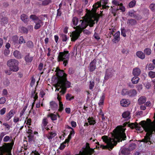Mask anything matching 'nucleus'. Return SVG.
Instances as JSON below:
<instances>
[{
	"label": "nucleus",
	"instance_id": "nucleus-53",
	"mask_svg": "<svg viewBox=\"0 0 155 155\" xmlns=\"http://www.w3.org/2000/svg\"><path fill=\"white\" fill-rule=\"evenodd\" d=\"M75 72V70L72 67L69 68L68 69V73L69 74H72Z\"/></svg>",
	"mask_w": 155,
	"mask_h": 155
},
{
	"label": "nucleus",
	"instance_id": "nucleus-27",
	"mask_svg": "<svg viewBox=\"0 0 155 155\" xmlns=\"http://www.w3.org/2000/svg\"><path fill=\"white\" fill-rule=\"evenodd\" d=\"M136 54L138 58L142 59H144L145 57V54L141 51H137L136 53Z\"/></svg>",
	"mask_w": 155,
	"mask_h": 155
},
{
	"label": "nucleus",
	"instance_id": "nucleus-49",
	"mask_svg": "<svg viewBox=\"0 0 155 155\" xmlns=\"http://www.w3.org/2000/svg\"><path fill=\"white\" fill-rule=\"evenodd\" d=\"M18 42L19 45H20L22 43H25V41L24 40V38L23 36H21L20 37L19 39L18 40Z\"/></svg>",
	"mask_w": 155,
	"mask_h": 155
},
{
	"label": "nucleus",
	"instance_id": "nucleus-25",
	"mask_svg": "<svg viewBox=\"0 0 155 155\" xmlns=\"http://www.w3.org/2000/svg\"><path fill=\"white\" fill-rule=\"evenodd\" d=\"M141 73V70L140 69L137 68H136L133 69V74L134 76H138Z\"/></svg>",
	"mask_w": 155,
	"mask_h": 155
},
{
	"label": "nucleus",
	"instance_id": "nucleus-52",
	"mask_svg": "<svg viewBox=\"0 0 155 155\" xmlns=\"http://www.w3.org/2000/svg\"><path fill=\"white\" fill-rule=\"evenodd\" d=\"M119 7H118V9L121 10L123 12H124L125 10V7L123 6V4L120 3L119 4Z\"/></svg>",
	"mask_w": 155,
	"mask_h": 155
},
{
	"label": "nucleus",
	"instance_id": "nucleus-31",
	"mask_svg": "<svg viewBox=\"0 0 155 155\" xmlns=\"http://www.w3.org/2000/svg\"><path fill=\"white\" fill-rule=\"evenodd\" d=\"M111 72L109 70L107 69L106 71L104 79L106 80H108L111 77Z\"/></svg>",
	"mask_w": 155,
	"mask_h": 155
},
{
	"label": "nucleus",
	"instance_id": "nucleus-54",
	"mask_svg": "<svg viewBox=\"0 0 155 155\" xmlns=\"http://www.w3.org/2000/svg\"><path fill=\"white\" fill-rule=\"evenodd\" d=\"M51 2V0H45L42 2V5L45 6L48 5Z\"/></svg>",
	"mask_w": 155,
	"mask_h": 155
},
{
	"label": "nucleus",
	"instance_id": "nucleus-9",
	"mask_svg": "<svg viewBox=\"0 0 155 155\" xmlns=\"http://www.w3.org/2000/svg\"><path fill=\"white\" fill-rule=\"evenodd\" d=\"M108 0H100L94 5L93 7L97 9L102 6L103 9H108L110 7L109 6L106 5L108 3Z\"/></svg>",
	"mask_w": 155,
	"mask_h": 155
},
{
	"label": "nucleus",
	"instance_id": "nucleus-60",
	"mask_svg": "<svg viewBox=\"0 0 155 155\" xmlns=\"http://www.w3.org/2000/svg\"><path fill=\"white\" fill-rule=\"evenodd\" d=\"M6 111V108L4 107L0 110V114L1 115H4Z\"/></svg>",
	"mask_w": 155,
	"mask_h": 155
},
{
	"label": "nucleus",
	"instance_id": "nucleus-40",
	"mask_svg": "<svg viewBox=\"0 0 155 155\" xmlns=\"http://www.w3.org/2000/svg\"><path fill=\"white\" fill-rule=\"evenodd\" d=\"M129 90L126 89H123L121 91V94L122 95H128L129 94Z\"/></svg>",
	"mask_w": 155,
	"mask_h": 155
},
{
	"label": "nucleus",
	"instance_id": "nucleus-22",
	"mask_svg": "<svg viewBox=\"0 0 155 155\" xmlns=\"http://www.w3.org/2000/svg\"><path fill=\"white\" fill-rule=\"evenodd\" d=\"M120 32L119 31H117L114 35H113L114 36V38L113 40V41L115 43L118 41L120 39Z\"/></svg>",
	"mask_w": 155,
	"mask_h": 155
},
{
	"label": "nucleus",
	"instance_id": "nucleus-14",
	"mask_svg": "<svg viewBox=\"0 0 155 155\" xmlns=\"http://www.w3.org/2000/svg\"><path fill=\"white\" fill-rule=\"evenodd\" d=\"M93 18L94 19L91 18L89 20H88V25H89L91 27L93 26L95 23V21L96 23L98 21L99 18V16L98 15H95L93 17Z\"/></svg>",
	"mask_w": 155,
	"mask_h": 155
},
{
	"label": "nucleus",
	"instance_id": "nucleus-3",
	"mask_svg": "<svg viewBox=\"0 0 155 155\" xmlns=\"http://www.w3.org/2000/svg\"><path fill=\"white\" fill-rule=\"evenodd\" d=\"M47 15L46 14L41 15L39 16V18L35 15H31L30 16L29 18L33 21L35 23L34 26L35 29L37 30L39 29L43 25V17H46Z\"/></svg>",
	"mask_w": 155,
	"mask_h": 155
},
{
	"label": "nucleus",
	"instance_id": "nucleus-6",
	"mask_svg": "<svg viewBox=\"0 0 155 155\" xmlns=\"http://www.w3.org/2000/svg\"><path fill=\"white\" fill-rule=\"evenodd\" d=\"M19 61L14 59L9 60L7 62V64L10 71L13 72H17L19 70Z\"/></svg>",
	"mask_w": 155,
	"mask_h": 155
},
{
	"label": "nucleus",
	"instance_id": "nucleus-12",
	"mask_svg": "<svg viewBox=\"0 0 155 155\" xmlns=\"http://www.w3.org/2000/svg\"><path fill=\"white\" fill-rule=\"evenodd\" d=\"M82 32L81 30H79L77 29L76 31L72 32L70 35V37L71 38V41H76L80 36Z\"/></svg>",
	"mask_w": 155,
	"mask_h": 155
},
{
	"label": "nucleus",
	"instance_id": "nucleus-24",
	"mask_svg": "<svg viewBox=\"0 0 155 155\" xmlns=\"http://www.w3.org/2000/svg\"><path fill=\"white\" fill-rule=\"evenodd\" d=\"M21 20L25 23H27L28 21V17L26 15L23 14L21 15L20 17Z\"/></svg>",
	"mask_w": 155,
	"mask_h": 155
},
{
	"label": "nucleus",
	"instance_id": "nucleus-41",
	"mask_svg": "<svg viewBox=\"0 0 155 155\" xmlns=\"http://www.w3.org/2000/svg\"><path fill=\"white\" fill-rule=\"evenodd\" d=\"M74 96H72L71 94H67L66 96V99L67 100L71 101L74 99Z\"/></svg>",
	"mask_w": 155,
	"mask_h": 155
},
{
	"label": "nucleus",
	"instance_id": "nucleus-58",
	"mask_svg": "<svg viewBox=\"0 0 155 155\" xmlns=\"http://www.w3.org/2000/svg\"><path fill=\"white\" fill-rule=\"evenodd\" d=\"M66 143H65L64 141L62 143H61L60 146V147L59 148V149L61 150H62L64 149L66 146L64 144H66Z\"/></svg>",
	"mask_w": 155,
	"mask_h": 155
},
{
	"label": "nucleus",
	"instance_id": "nucleus-33",
	"mask_svg": "<svg viewBox=\"0 0 155 155\" xmlns=\"http://www.w3.org/2000/svg\"><path fill=\"white\" fill-rule=\"evenodd\" d=\"M48 117H50L52 121L57 120V115L53 113H50L47 115Z\"/></svg>",
	"mask_w": 155,
	"mask_h": 155
},
{
	"label": "nucleus",
	"instance_id": "nucleus-29",
	"mask_svg": "<svg viewBox=\"0 0 155 155\" xmlns=\"http://www.w3.org/2000/svg\"><path fill=\"white\" fill-rule=\"evenodd\" d=\"M137 94V91L134 89H133L129 91L128 96L130 97H134Z\"/></svg>",
	"mask_w": 155,
	"mask_h": 155
},
{
	"label": "nucleus",
	"instance_id": "nucleus-11",
	"mask_svg": "<svg viewBox=\"0 0 155 155\" xmlns=\"http://www.w3.org/2000/svg\"><path fill=\"white\" fill-rule=\"evenodd\" d=\"M141 121L139 124H138L137 123H132L130 124H128L129 126L132 129H135L137 130H138L139 131H141L142 130V127L144 130L146 132V130L145 129V128L143 127L142 125Z\"/></svg>",
	"mask_w": 155,
	"mask_h": 155
},
{
	"label": "nucleus",
	"instance_id": "nucleus-34",
	"mask_svg": "<svg viewBox=\"0 0 155 155\" xmlns=\"http://www.w3.org/2000/svg\"><path fill=\"white\" fill-rule=\"evenodd\" d=\"M87 120H88V122L89 123L90 125H94L96 123L95 120H94V118L92 117H89Z\"/></svg>",
	"mask_w": 155,
	"mask_h": 155
},
{
	"label": "nucleus",
	"instance_id": "nucleus-21",
	"mask_svg": "<svg viewBox=\"0 0 155 155\" xmlns=\"http://www.w3.org/2000/svg\"><path fill=\"white\" fill-rule=\"evenodd\" d=\"M33 57L31 56L29 53L25 57V60L26 63H31L33 59Z\"/></svg>",
	"mask_w": 155,
	"mask_h": 155
},
{
	"label": "nucleus",
	"instance_id": "nucleus-47",
	"mask_svg": "<svg viewBox=\"0 0 155 155\" xmlns=\"http://www.w3.org/2000/svg\"><path fill=\"white\" fill-rule=\"evenodd\" d=\"M148 76L151 78H153L155 77V72L150 71L148 72Z\"/></svg>",
	"mask_w": 155,
	"mask_h": 155
},
{
	"label": "nucleus",
	"instance_id": "nucleus-5",
	"mask_svg": "<svg viewBox=\"0 0 155 155\" xmlns=\"http://www.w3.org/2000/svg\"><path fill=\"white\" fill-rule=\"evenodd\" d=\"M70 54L68 51H64L60 52L57 58V61L60 62L63 61V64L66 66L68 63L69 59Z\"/></svg>",
	"mask_w": 155,
	"mask_h": 155
},
{
	"label": "nucleus",
	"instance_id": "nucleus-55",
	"mask_svg": "<svg viewBox=\"0 0 155 155\" xmlns=\"http://www.w3.org/2000/svg\"><path fill=\"white\" fill-rule=\"evenodd\" d=\"M94 85V83L93 81H90L89 86V88L90 90H92Z\"/></svg>",
	"mask_w": 155,
	"mask_h": 155
},
{
	"label": "nucleus",
	"instance_id": "nucleus-45",
	"mask_svg": "<svg viewBox=\"0 0 155 155\" xmlns=\"http://www.w3.org/2000/svg\"><path fill=\"white\" fill-rule=\"evenodd\" d=\"M72 21L74 25V26H76L77 25L78 21V18L76 17H74L73 18Z\"/></svg>",
	"mask_w": 155,
	"mask_h": 155
},
{
	"label": "nucleus",
	"instance_id": "nucleus-63",
	"mask_svg": "<svg viewBox=\"0 0 155 155\" xmlns=\"http://www.w3.org/2000/svg\"><path fill=\"white\" fill-rule=\"evenodd\" d=\"M2 21L3 23L4 24H7L8 22V18H4L2 19Z\"/></svg>",
	"mask_w": 155,
	"mask_h": 155
},
{
	"label": "nucleus",
	"instance_id": "nucleus-56",
	"mask_svg": "<svg viewBox=\"0 0 155 155\" xmlns=\"http://www.w3.org/2000/svg\"><path fill=\"white\" fill-rule=\"evenodd\" d=\"M121 35L124 37H125L126 36V30L124 28H121Z\"/></svg>",
	"mask_w": 155,
	"mask_h": 155
},
{
	"label": "nucleus",
	"instance_id": "nucleus-18",
	"mask_svg": "<svg viewBox=\"0 0 155 155\" xmlns=\"http://www.w3.org/2000/svg\"><path fill=\"white\" fill-rule=\"evenodd\" d=\"M75 132L74 131V129H72V130L70 131V134L68 136L67 139H66L65 140V143H69L70 140L72 138V136H74L75 134Z\"/></svg>",
	"mask_w": 155,
	"mask_h": 155
},
{
	"label": "nucleus",
	"instance_id": "nucleus-36",
	"mask_svg": "<svg viewBox=\"0 0 155 155\" xmlns=\"http://www.w3.org/2000/svg\"><path fill=\"white\" fill-rule=\"evenodd\" d=\"M140 80L139 78L137 76H134L131 79V81L133 84H137Z\"/></svg>",
	"mask_w": 155,
	"mask_h": 155
},
{
	"label": "nucleus",
	"instance_id": "nucleus-43",
	"mask_svg": "<svg viewBox=\"0 0 155 155\" xmlns=\"http://www.w3.org/2000/svg\"><path fill=\"white\" fill-rule=\"evenodd\" d=\"M136 2L135 0H133L130 2L129 4V6L130 8H133L135 6Z\"/></svg>",
	"mask_w": 155,
	"mask_h": 155
},
{
	"label": "nucleus",
	"instance_id": "nucleus-1",
	"mask_svg": "<svg viewBox=\"0 0 155 155\" xmlns=\"http://www.w3.org/2000/svg\"><path fill=\"white\" fill-rule=\"evenodd\" d=\"M126 136L125 133V129L117 127L113 131L112 138H108L107 136L104 135L102 137V139L104 142H107L108 148L112 149L114 146H116L118 142H121L126 140Z\"/></svg>",
	"mask_w": 155,
	"mask_h": 155
},
{
	"label": "nucleus",
	"instance_id": "nucleus-28",
	"mask_svg": "<svg viewBox=\"0 0 155 155\" xmlns=\"http://www.w3.org/2000/svg\"><path fill=\"white\" fill-rule=\"evenodd\" d=\"M121 152L123 155H128L130 153V151L128 148H123L121 150Z\"/></svg>",
	"mask_w": 155,
	"mask_h": 155
},
{
	"label": "nucleus",
	"instance_id": "nucleus-35",
	"mask_svg": "<svg viewBox=\"0 0 155 155\" xmlns=\"http://www.w3.org/2000/svg\"><path fill=\"white\" fill-rule=\"evenodd\" d=\"M34 135L33 134H29L28 136V142L30 143H32L34 141Z\"/></svg>",
	"mask_w": 155,
	"mask_h": 155
},
{
	"label": "nucleus",
	"instance_id": "nucleus-26",
	"mask_svg": "<svg viewBox=\"0 0 155 155\" xmlns=\"http://www.w3.org/2000/svg\"><path fill=\"white\" fill-rule=\"evenodd\" d=\"M13 55L16 58L21 59L22 58V54L21 52L17 50L15 51L13 53Z\"/></svg>",
	"mask_w": 155,
	"mask_h": 155
},
{
	"label": "nucleus",
	"instance_id": "nucleus-50",
	"mask_svg": "<svg viewBox=\"0 0 155 155\" xmlns=\"http://www.w3.org/2000/svg\"><path fill=\"white\" fill-rule=\"evenodd\" d=\"M149 8L153 12H155V3L151 4L149 5Z\"/></svg>",
	"mask_w": 155,
	"mask_h": 155
},
{
	"label": "nucleus",
	"instance_id": "nucleus-15",
	"mask_svg": "<svg viewBox=\"0 0 155 155\" xmlns=\"http://www.w3.org/2000/svg\"><path fill=\"white\" fill-rule=\"evenodd\" d=\"M80 21H82L81 25H79L76 27L77 28V29L79 30H81L82 31L84 29L86 28L88 26V20H81Z\"/></svg>",
	"mask_w": 155,
	"mask_h": 155
},
{
	"label": "nucleus",
	"instance_id": "nucleus-39",
	"mask_svg": "<svg viewBox=\"0 0 155 155\" xmlns=\"http://www.w3.org/2000/svg\"><path fill=\"white\" fill-rule=\"evenodd\" d=\"M130 114V112L129 111H126L123 112L122 114V117L124 118H126L128 117Z\"/></svg>",
	"mask_w": 155,
	"mask_h": 155
},
{
	"label": "nucleus",
	"instance_id": "nucleus-38",
	"mask_svg": "<svg viewBox=\"0 0 155 155\" xmlns=\"http://www.w3.org/2000/svg\"><path fill=\"white\" fill-rule=\"evenodd\" d=\"M151 52V49L149 48H146L144 50V54L147 55H150Z\"/></svg>",
	"mask_w": 155,
	"mask_h": 155
},
{
	"label": "nucleus",
	"instance_id": "nucleus-48",
	"mask_svg": "<svg viewBox=\"0 0 155 155\" xmlns=\"http://www.w3.org/2000/svg\"><path fill=\"white\" fill-rule=\"evenodd\" d=\"M12 137H10L8 136H6L4 137L3 138V141L4 142H8L9 141L10 142V140L12 139Z\"/></svg>",
	"mask_w": 155,
	"mask_h": 155
},
{
	"label": "nucleus",
	"instance_id": "nucleus-16",
	"mask_svg": "<svg viewBox=\"0 0 155 155\" xmlns=\"http://www.w3.org/2000/svg\"><path fill=\"white\" fill-rule=\"evenodd\" d=\"M97 60L96 59H94L89 64V70L91 72H92L94 71L96 68Z\"/></svg>",
	"mask_w": 155,
	"mask_h": 155
},
{
	"label": "nucleus",
	"instance_id": "nucleus-19",
	"mask_svg": "<svg viewBox=\"0 0 155 155\" xmlns=\"http://www.w3.org/2000/svg\"><path fill=\"white\" fill-rule=\"evenodd\" d=\"M120 103L122 106L127 107L128 106L130 103L129 100L124 99L121 100Z\"/></svg>",
	"mask_w": 155,
	"mask_h": 155
},
{
	"label": "nucleus",
	"instance_id": "nucleus-4",
	"mask_svg": "<svg viewBox=\"0 0 155 155\" xmlns=\"http://www.w3.org/2000/svg\"><path fill=\"white\" fill-rule=\"evenodd\" d=\"M10 143H5L2 146L0 147V154L5 153H10L14 144V140L12 139L10 140Z\"/></svg>",
	"mask_w": 155,
	"mask_h": 155
},
{
	"label": "nucleus",
	"instance_id": "nucleus-7",
	"mask_svg": "<svg viewBox=\"0 0 155 155\" xmlns=\"http://www.w3.org/2000/svg\"><path fill=\"white\" fill-rule=\"evenodd\" d=\"M55 71L56 72V75L58 78V83L61 84L68 81L67 78V74L64 72L63 70L58 68L56 69Z\"/></svg>",
	"mask_w": 155,
	"mask_h": 155
},
{
	"label": "nucleus",
	"instance_id": "nucleus-30",
	"mask_svg": "<svg viewBox=\"0 0 155 155\" xmlns=\"http://www.w3.org/2000/svg\"><path fill=\"white\" fill-rule=\"evenodd\" d=\"M146 98L144 96H141L140 97L138 100V104H142L146 102Z\"/></svg>",
	"mask_w": 155,
	"mask_h": 155
},
{
	"label": "nucleus",
	"instance_id": "nucleus-20",
	"mask_svg": "<svg viewBox=\"0 0 155 155\" xmlns=\"http://www.w3.org/2000/svg\"><path fill=\"white\" fill-rule=\"evenodd\" d=\"M50 106L51 109L53 110H56L58 109V104L54 101L50 102Z\"/></svg>",
	"mask_w": 155,
	"mask_h": 155
},
{
	"label": "nucleus",
	"instance_id": "nucleus-37",
	"mask_svg": "<svg viewBox=\"0 0 155 155\" xmlns=\"http://www.w3.org/2000/svg\"><path fill=\"white\" fill-rule=\"evenodd\" d=\"M27 47L29 48H32L34 47V44L31 41H29L27 42Z\"/></svg>",
	"mask_w": 155,
	"mask_h": 155
},
{
	"label": "nucleus",
	"instance_id": "nucleus-10",
	"mask_svg": "<svg viewBox=\"0 0 155 155\" xmlns=\"http://www.w3.org/2000/svg\"><path fill=\"white\" fill-rule=\"evenodd\" d=\"M71 84V83L69 81H67L65 83H63L61 84L58 83V86L61 88L60 93L62 94H64L66 92L67 88L70 87Z\"/></svg>",
	"mask_w": 155,
	"mask_h": 155
},
{
	"label": "nucleus",
	"instance_id": "nucleus-42",
	"mask_svg": "<svg viewBox=\"0 0 155 155\" xmlns=\"http://www.w3.org/2000/svg\"><path fill=\"white\" fill-rule=\"evenodd\" d=\"M154 65L150 63L149 65H147V68L148 70L151 71L153 70L155 68Z\"/></svg>",
	"mask_w": 155,
	"mask_h": 155
},
{
	"label": "nucleus",
	"instance_id": "nucleus-13",
	"mask_svg": "<svg viewBox=\"0 0 155 155\" xmlns=\"http://www.w3.org/2000/svg\"><path fill=\"white\" fill-rule=\"evenodd\" d=\"M18 37L17 35H14L12 37L11 42L14 47L17 49H19L21 46L18 44Z\"/></svg>",
	"mask_w": 155,
	"mask_h": 155
},
{
	"label": "nucleus",
	"instance_id": "nucleus-61",
	"mask_svg": "<svg viewBox=\"0 0 155 155\" xmlns=\"http://www.w3.org/2000/svg\"><path fill=\"white\" fill-rule=\"evenodd\" d=\"M136 147V144L135 143H132L129 146V148L131 150H133L135 149Z\"/></svg>",
	"mask_w": 155,
	"mask_h": 155
},
{
	"label": "nucleus",
	"instance_id": "nucleus-59",
	"mask_svg": "<svg viewBox=\"0 0 155 155\" xmlns=\"http://www.w3.org/2000/svg\"><path fill=\"white\" fill-rule=\"evenodd\" d=\"M28 31H29L30 32H31L33 31V27L32 25H29L27 27Z\"/></svg>",
	"mask_w": 155,
	"mask_h": 155
},
{
	"label": "nucleus",
	"instance_id": "nucleus-23",
	"mask_svg": "<svg viewBox=\"0 0 155 155\" xmlns=\"http://www.w3.org/2000/svg\"><path fill=\"white\" fill-rule=\"evenodd\" d=\"M56 134L55 133L51 132L47 134L46 136L47 138L51 142L52 139L56 136Z\"/></svg>",
	"mask_w": 155,
	"mask_h": 155
},
{
	"label": "nucleus",
	"instance_id": "nucleus-62",
	"mask_svg": "<svg viewBox=\"0 0 155 155\" xmlns=\"http://www.w3.org/2000/svg\"><path fill=\"white\" fill-rule=\"evenodd\" d=\"M61 36L63 41H66L67 40L68 38L66 35L63 34Z\"/></svg>",
	"mask_w": 155,
	"mask_h": 155
},
{
	"label": "nucleus",
	"instance_id": "nucleus-51",
	"mask_svg": "<svg viewBox=\"0 0 155 155\" xmlns=\"http://www.w3.org/2000/svg\"><path fill=\"white\" fill-rule=\"evenodd\" d=\"M59 108L58 109V111L60 112H61L64 110L63 104L62 102H59Z\"/></svg>",
	"mask_w": 155,
	"mask_h": 155
},
{
	"label": "nucleus",
	"instance_id": "nucleus-8",
	"mask_svg": "<svg viewBox=\"0 0 155 155\" xmlns=\"http://www.w3.org/2000/svg\"><path fill=\"white\" fill-rule=\"evenodd\" d=\"M82 150V151H80L79 154L75 155H92L94 152V149L90 148V144L88 143H86V146L83 147Z\"/></svg>",
	"mask_w": 155,
	"mask_h": 155
},
{
	"label": "nucleus",
	"instance_id": "nucleus-2",
	"mask_svg": "<svg viewBox=\"0 0 155 155\" xmlns=\"http://www.w3.org/2000/svg\"><path fill=\"white\" fill-rule=\"evenodd\" d=\"M153 118L154 120L152 122L149 118H147L146 121L142 120L141 122L142 125L147 132L144 138L142 140L141 142L146 143H148L149 144L151 143L150 137H152V134L155 132V113Z\"/></svg>",
	"mask_w": 155,
	"mask_h": 155
},
{
	"label": "nucleus",
	"instance_id": "nucleus-17",
	"mask_svg": "<svg viewBox=\"0 0 155 155\" xmlns=\"http://www.w3.org/2000/svg\"><path fill=\"white\" fill-rule=\"evenodd\" d=\"M15 113V110L14 109L11 110L6 115L5 119L8 121L13 117Z\"/></svg>",
	"mask_w": 155,
	"mask_h": 155
},
{
	"label": "nucleus",
	"instance_id": "nucleus-64",
	"mask_svg": "<svg viewBox=\"0 0 155 155\" xmlns=\"http://www.w3.org/2000/svg\"><path fill=\"white\" fill-rule=\"evenodd\" d=\"M31 155H40L39 153L36 150L32 151Z\"/></svg>",
	"mask_w": 155,
	"mask_h": 155
},
{
	"label": "nucleus",
	"instance_id": "nucleus-46",
	"mask_svg": "<svg viewBox=\"0 0 155 155\" xmlns=\"http://www.w3.org/2000/svg\"><path fill=\"white\" fill-rule=\"evenodd\" d=\"M20 29L24 33L27 34L28 33L27 28L25 27L22 26L21 27Z\"/></svg>",
	"mask_w": 155,
	"mask_h": 155
},
{
	"label": "nucleus",
	"instance_id": "nucleus-44",
	"mask_svg": "<svg viewBox=\"0 0 155 155\" xmlns=\"http://www.w3.org/2000/svg\"><path fill=\"white\" fill-rule=\"evenodd\" d=\"M48 123V120L46 118H44L42 121V124L44 127H45Z\"/></svg>",
	"mask_w": 155,
	"mask_h": 155
},
{
	"label": "nucleus",
	"instance_id": "nucleus-32",
	"mask_svg": "<svg viewBox=\"0 0 155 155\" xmlns=\"http://www.w3.org/2000/svg\"><path fill=\"white\" fill-rule=\"evenodd\" d=\"M137 23V21L134 19H130L128 20L127 23L131 26L135 25Z\"/></svg>",
	"mask_w": 155,
	"mask_h": 155
},
{
	"label": "nucleus",
	"instance_id": "nucleus-57",
	"mask_svg": "<svg viewBox=\"0 0 155 155\" xmlns=\"http://www.w3.org/2000/svg\"><path fill=\"white\" fill-rule=\"evenodd\" d=\"M6 101V99L4 97H2L0 98V104H4Z\"/></svg>",
	"mask_w": 155,
	"mask_h": 155
}]
</instances>
